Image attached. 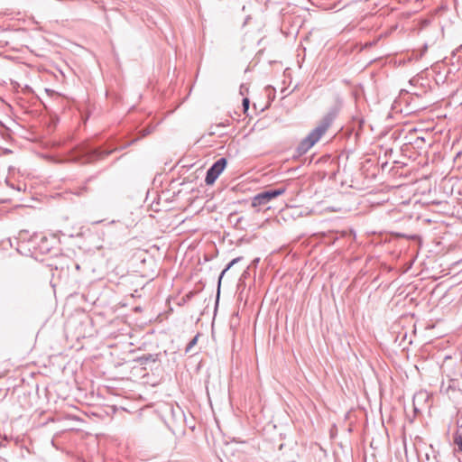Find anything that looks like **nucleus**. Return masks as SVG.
Wrapping results in <instances>:
<instances>
[{"label": "nucleus", "mask_w": 462, "mask_h": 462, "mask_svg": "<svg viewBox=\"0 0 462 462\" xmlns=\"http://www.w3.org/2000/svg\"><path fill=\"white\" fill-rule=\"evenodd\" d=\"M285 191L283 188L279 189H269L263 190L254 196L252 202H265L275 199L277 196L282 194Z\"/></svg>", "instance_id": "4"}, {"label": "nucleus", "mask_w": 462, "mask_h": 462, "mask_svg": "<svg viewBox=\"0 0 462 462\" xmlns=\"http://www.w3.org/2000/svg\"><path fill=\"white\" fill-rule=\"evenodd\" d=\"M199 337V334H197L187 345L185 348V353H189L192 349V347L198 343V338Z\"/></svg>", "instance_id": "9"}, {"label": "nucleus", "mask_w": 462, "mask_h": 462, "mask_svg": "<svg viewBox=\"0 0 462 462\" xmlns=\"http://www.w3.org/2000/svg\"><path fill=\"white\" fill-rule=\"evenodd\" d=\"M261 205L262 204H256V203L252 204L253 207L261 206Z\"/></svg>", "instance_id": "14"}, {"label": "nucleus", "mask_w": 462, "mask_h": 462, "mask_svg": "<svg viewBox=\"0 0 462 462\" xmlns=\"http://www.w3.org/2000/svg\"><path fill=\"white\" fill-rule=\"evenodd\" d=\"M331 210H332V211H337V210H338V209H337V208H331Z\"/></svg>", "instance_id": "16"}, {"label": "nucleus", "mask_w": 462, "mask_h": 462, "mask_svg": "<svg viewBox=\"0 0 462 462\" xmlns=\"http://www.w3.org/2000/svg\"><path fill=\"white\" fill-rule=\"evenodd\" d=\"M152 209L154 212H158V211H160V209H159V208H152Z\"/></svg>", "instance_id": "15"}, {"label": "nucleus", "mask_w": 462, "mask_h": 462, "mask_svg": "<svg viewBox=\"0 0 462 462\" xmlns=\"http://www.w3.org/2000/svg\"><path fill=\"white\" fill-rule=\"evenodd\" d=\"M454 443L457 446L458 450L462 452V433L457 431L454 435Z\"/></svg>", "instance_id": "8"}, {"label": "nucleus", "mask_w": 462, "mask_h": 462, "mask_svg": "<svg viewBox=\"0 0 462 462\" xmlns=\"http://www.w3.org/2000/svg\"><path fill=\"white\" fill-rule=\"evenodd\" d=\"M282 217H291L296 219L300 217L307 216L309 213H304L301 204H284V207L280 209Z\"/></svg>", "instance_id": "3"}, {"label": "nucleus", "mask_w": 462, "mask_h": 462, "mask_svg": "<svg viewBox=\"0 0 462 462\" xmlns=\"http://www.w3.org/2000/svg\"><path fill=\"white\" fill-rule=\"evenodd\" d=\"M45 91L48 94V96L51 97H60V95L58 93H56L54 90H52V89L46 88Z\"/></svg>", "instance_id": "11"}, {"label": "nucleus", "mask_w": 462, "mask_h": 462, "mask_svg": "<svg viewBox=\"0 0 462 462\" xmlns=\"http://www.w3.org/2000/svg\"><path fill=\"white\" fill-rule=\"evenodd\" d=\"M445 189L447 190H449L451 193L461 192V185L459 184V181L456 179H448L445 180Z\"/></svg>", "instance_id": "6"}, {"label": "nucleus", "mask_w": 462, "mask_h": 462, "mask_svg": "<svg viewBox=\"0 0 462 462\" xmlns=\"http://www.w3.org/2000/svg\"><path fill=\"white\" fill-rule=\"evenodd\" d=\"M136 141H137V139H134V140H132L129 143H127V144L125 145V147H126V146L131 145L132 143H135ZM123 148H125V146H124Z\"/></svg>", "instance_id": "13"}, {"label": "nucleus", "mask_w": 462, "mask_h": 462, "mask_svg": "<svg viewBox=\"0 0 462 462\" xmlns=\"http://www.w3.org/2000/svg\"><path fill=\"white\" fill-rule=\"evenodd\" d=\"M337 116V109L331 108L321 119L319 124L304 138L297 146L299 155L305 154L311 147L317 143L324 134L328 131L333 121Z\"/></svg>", "instance_id": "1"}, {"label": "nucleus", "mask_w": 462, "mask_h": 462, "mask_svg": "<svg viewBox=\"0 0 462 462\" xmlns=\"http://www.w3.org/2000/svg\"><path fill=\"white\" fill-rule=\"evenodd\" d=\"M112 152L113 150L101 151L99 149H94L88 154L86 161L88 162H93L94 160L104 159L105 157L110 155Z\"/></svg>", "instance_id": "5"}, {"label": "nucleus", "mask_w": 462, "mask_h": 462, "mask_svg": "<svg viewBox=\"0 0 462 462\" xmlns=\"http://www.w3.org/2000/svg\"><path fill=\"white\" fill-rule=\"evenodd\" d=\"M243 259L242 256H239V257H236L235 259H233L227 265L226 267L222 271L220 276H219V280H218V285H220V282H221V279L222 277L224 276V274L226 273V271H228L234 264L237 263L238 262H240L241 260Z\"/></svg>", "instance_id": "7"}, {"label": "nucleus", "mask_w": 462, "mask_h": 462, "mask_svg": "<svg viewBox=\"0 0 462 462\" xmlns=\"http://www.w3.org/2000/svg\"><path fill=\"white\" fill-rule=\"evenodd\" d=\"M150 133H151V130H150V129H148V128H146V129H143V130L142 131V135H143V136H145V135L149 134Z\"/></svg>", "instance_id": "12"}, {"label": "nucleus", "mask_w": 462, "mask_h": 462, "mask_svg": "<svg viewBox=\"0 0 462 462\" xmlns=\"http://www.w3.org/2000/svg\"><path fill=\"white\" fill-rule=\"evenodd\" d=\"M249 104H250V101H249V98L247 97H245L243 99V102H242V105H243V108H244V112L246 113L247 110L249 109Z\"/></svg>", "instance_id": "10"}, {"label": "nucleus", "mask_w": 462, "mask_h": 462, "mask_svg": "<svg viewBox=\"0 0 462 462\" xmlns=\"http://www.w3.org/2000/svg\"><path fill=\"white\" fill-rule=\"evenodd\" d=\"M227 161L226 158H220L207 171L205 182L208 185L213 184L218 176L222 173L226 166Z\"/></svg>", "instance_id": "2"}]
</instances>
